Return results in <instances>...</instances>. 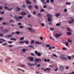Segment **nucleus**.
Listing matches in <instances>:
<instances>
[{
    "mask_svg": "<svg viewBox=\"0 0 74 74\" xmlns=\"http://www.w3.org/2000/svg\"><path fill=\"white\" fill-rule=\"evenodd\" d=\"M41 26L42 27H44V23H41Z\"/></svg>",
    "mask_w": 74,
    "mask_h": 74,
    "instance_id": "nucleus-57",
    "label": "nucleus"
},
{
    "mask_svg": "<svg viewBox=\"0 0 74 74\" xmlns=\"http://www.w3.org/2000/svg\"><path fill=\"white\" fill-rule=\"evenodd\" d=\"M66 5H70L71 3L70 2H67L66 3Z\"/></svg>",
    "mask_w": 74,
    "mask_h": 74,
    "instance_id": "nucleus-25",
    "label": "nucleus"
},
{
    "mask_svg": "<svg viewBox=\"0 0 74 74\" xmlns=\"http://www.w3.org/2000/svg\"><path fill=\"white\" fill-rule=\"evenodd\" d=\"M60 16V14L59 13H57L55 15L56 17H58V16Z\"/></svg>",
    "mask_w": 74,
    "mask_h": 74,
    "instance_id": "nucleus-17",
    "label": "nucleus"
},
{
    "mask_svg": "<svg viewBox=\"0 0 74 74\" xmlns=\"http://www.w3.org/2000/svg\"><path fill=\"white\" fill-rule=\"evenodd\" d=\"M74 19H73V20H70L69 21V23H70V24H71V23H72L73 22H74Z\"/></svg>",
    "mask_w": 74,
    "mask_h": 74,
    "instance_id": "nucleus-12",
    "label": "nucleus"
},
{
    "mask_svg": "<svg viewBox=\"0 0 74 74\" xmlns=\"http://www.w3.org/2000/svg\"><path fill=\"white\" fill-rule=\"evenodd\" d=\"M10 40H15V41H16V39H14L13 38H11Z\"/></svg>",
    "mask_w": 74,
    "mask_h": 74,
    "instance_id": "nucleus-36",
    "label": "nucleus"
},
{
    "mask_svg": "<svg viewBox=\"0 0 74 74\" xmlns=\"http://www.w3.org/2000/svg\"><path fill=\"white\" fill-rule=\"evenodd\" d=\"M7 45V44L6 43H5L2 44L3 46H5V45Z\"/></svg>",
    "mask_w": 74,
    "mask_h": 74,
    "instance_id": "nucleus-30",
    "label": "nucleus"
},
{
    "mask_svg": "<svg viewBox=\"0 0 74 74\" xmlns=\"http://www.w3.org/2000/svg\"><path fill=\"white\" fill-rule=\"evenodd\" d=\"M7 37H13V35H9L7 36Z\"/></svg>",
    "mask_w": 74,
    "mask_h": 74,
    "instance_id": "nucleus-24",
    "label": "nucleus"
},
{
    "mask_svg": "<svg viewBox=\"0 0 74 74\" xmlns=\"http://www.w3.org/2000/svg\"><path fill=\"white\" fill-rule=\"evenodd\" d=\"M53 56H54V57H55L56 58H57V57H58V56H56V55L55 54H53Z\"/></svg>",
    "mask_w": 74,
    "mask_h": 74,
    "instance_id": "nucleus-38",
    "label": "nucleus"
},
{
    "mask_svg": "<svg viewBox=\"0 0 74 74\" xmlns=\"http://www.w3.org/2000/svg\"><path fill=\"white\" fill-rule=\"evenodd\" d=\"M20 67H23V68H25V65L23 64L22 65H20Z\"/></svg>",
    "mask_w": 74,
    "mask_h": 74,
    "instance_id": "nucleus-14",
    "label": "nucleus"
},
{
    "mask_svg": "<svg viewBox=\"0 0 74 74\" xmlns=\"http://www.w3.org/2000/svg\"><path fill=\"white\" fill-rule=\"evenodd\" d=\"M4 8L5 10H8V7H5Z\"/></svg>",
    "mask_w": 74,
    "mask_h": 74,
    "instance_id": "nucleus-51",
    "label": "nucleus"
},
{
    "mask_svg": "<svg viewBox=\"0 0 74 74\" xmlns=\"http://www.w3.org/2000/svg\"><path fill=\"white\" fill-rule=\"evenodd\" d=\"M26 51V50L25 49H22V51L23 52H25Z\"/></svg>",
    "mask_w": 74,
    "mask_h": 74,
    "instance_id": "nucleus-20",
    "label": "nucleus"
},
{
    "mask_svg": "<svg viewBox=\"0 0 74 74\" xmlns=\"http://www.w3.org/2000/svg\"><path fill=\"white\" fill-rule=\"evenodd\" d=\"M23 18V16H19V19H22Z\"/></svg>",
    "mask_w": 74,
    "mask_h": 74,
    "instance_id": "nucleus-28",
    "label": "nucleus"
},
{
    "mask_svg": "<svg viewBox=\"0 0 74 74\" xmlns=\"http://www.w3.org/2000/svg\"><path fill=\"white\" fill-rule=\"evenodd\" d=\"M31 43H34V41L33 40H32L31 41Z\"/></svg>",
    "mask_w": 74,
    "mask_h": 74,
    "instance_id": "nucleus-61",
    "label": "nucleus"
},
{
    "mask_svg": "<svg viewBox=\"0 0 74 74\" xmlns=\"http://www.w3.org/2000/svg\"><path fill=\"white\" fill-rule=\"evenodd\" d=\"M59 58L64 61H66V60H67L68 59L64 55H60L59 57Z\"/></svg>",
    "mask_w": 74,
    "mask_h": 74,
    "instance_id": "nucleus-1",
    "label": "nucleus"
},
{
    "mask_svg": "<svg viewBox=\"0 0 74 74\" xmlns=\"http://www.w3.org/2000/svg\"><path fill=\"white\" fill-rule=\"evenodd\" d=\"M62 35V34L60 33V34H56L55 35V37H56V38H58L59 37Z\"/></svg>",
    "mask_w": 74,
    "mask_h": 74,
    "instance_id": "nucleus-5",
    "label": "nucleus"
},
{
    "mask_svg": "<svg viewBox=\"0 0 74 74\" xmlns=\"http://www.w3.org/2000/svg\"><path fill=\"white\" fill-rule=\"evenodd\" d=\"M24 39V38L23 37H21L20 38V40H23Z\"/></svg>",
    "mask_w": 74,
    "mask_h": 74,
    "instance_id": "nucleus-54",
    "label": "nucleus"
},
{
    "mask_svg": "<svg viewBox=\"0 0 74 74\" xmlns=\"http://www.w3.org/2000/svg\"><path fill=\"white\" fill-rule=\"evenodd\" d=\"M46 2L47 3H49V0H47Z\"/></svg>",
    "mask_w": 74,
    "mask_h": 74,
    "instance_id": "nucleus-60",
    "label": "nucleus"
},
{
    "mask_svg": "<svg viewBox=\"0 0 74 74\" xmlns=\"http://www.w3.org/2000/svg\"><path fill=\"white\" fill-rule=\"evenodd\" d=\"M49 24L50 25H52V22H49Z\"/></svg>",
    "mask_w": 74,
    "mask_h": 74,
    "instance_id": "nucleus-62",
    "label": "nucleus"
},
{
    "mask_svg": "<svg viewBox=\"0 0 74 74\" xmlns=\"http://www.w3.org/2000/svg\"><path fill=\"white\" fill-rule=\"evenodd\" d=\"M28 29L29 30H32V28H28Z\"/></svg>",
    "mask_w": 74,
    "mask_h": 74,
    "instance_id": "nucleus-49",
    "label": "nucleus"
},
{
    "mask_svg": "<svg viewBox=\"0 0 74 74\" xmlns=\"http://www.w3.org/2000/svg\"><path fill=\"white\" fill-rule=\"evenodd\" d=\"M66 34L68 36H71L72 33L70 32H67L66 33Z\"/></svg>",
    "mask_w": 74,
    "mask_h": 74,
    "instance_id": "nucleus-13",
    "label": "nucleus"
},
{
    "mask_svg": "<svg viewBox=\"0 0 74 74\" xmlns=\"http://www.w3.org/2000/svg\"><path fill=\"white\" fill-rule=\"evenodd\" d=\"M12 8H8V10H9V11H11V10H12Z\"/></svg>",
    "mask_w": 74,
    "mask_h": 74,
    "instance_id": "nucleus-63",
    "label": "nucleus"
},
{
    "mask_svg": "<svg viewBox=\"0 0 74 74\" xmlns=\"http://www.w3.org/2000/svg\"><path fill=\"white\" fill-rule=\"evenodd\" d=\"M50 2L51 3H53V2L54 1V0H50Z\"/></svg>",
    "mask_w": 74,
    "mask_h": 74,
    "instance_id": "nucleus-50",
    "label": "nucleus"
},
{
    "mask_svg": "<svg viewBox=\"0 0 74 74\" xmlns=\"http://www.w3.org/2000/svg\"><path fill=\"white\" fill-rule=\"evenodd\" d=\"M0 40H1V41H4V42H5V40L3 39H0Z\"/></svg>",
    "mask_w": 74,
    "mask_h": 74,
    "instance_id": "nucleus-43",
    "label": "nucleus"
},
{
    "mask_svg": "<svg viewBox=\"0 0 74 74\" xmlns=\"http://www.w3.org/2000/svg\"><path fill=\"white\" fill-rule=\"evenodd\" d=\"M34 8L35 9H38V6L35 5L34 6Z\"/></svg>",
    "mask_w": 74,
    "mask_h": 74,
    "instance_id": "nucleus-29",
    "label": "nucleus"
},
{
    "mask_svg": "<svg viewBox=\"0 0 74 74\" xmlns=\"http://www.w3.org/2000/svg\"><path fill=\"white\" fill-rule=\"evenodd\" d=\"M21 15H26V13L24 12H21Z\"/></svg>",
    "mask_w": 74,
    "mask_h": 74,
    "instance_id": "nucleus-11",
    "label": "nucleus"
},
{
    "mask_svg": "<svg viewBox=\"0 0 74 74\" xmlns=\"http://www.w3.org/2000/svg\"><path fill=\"white\" fill-rule=\"evenodd\" d=\"M19 43H21V44H23V43H26L27 44H29V41H20L19 42Z\"/></svg>",
    "mask_w": 74,
    "mask_h": 74,
    "instance_id": "nucleus-7",
    "label": "nucleus"
},
{
    "mask_svg": "<svg viewBox=\"0 0 74 74\" xmlns=\"http://www.w3.org/2000/svg\"><path fill=\"white\" fill-rule=\"evenodd\" d=\"M64 11L65 12H66L67 11V9L65 8L64 9Z\"/></svg>",
    "mask_w": 74,
    "mask_h": 74,
    "instance_id": "nucleus-33",
    "label": "nucleus"
},
{
    "mask_svg": "<svg viewBox=\"0 0 74 74\" xmlns=\"http://www.w3.org/2000/svg\"><path fill=\"white\" fill-rule=\"evenodd\" d=\"M46 70H47V71H49L50 70H51V68H46Z\"/></svg>",
    "mask_w": 74,
    "mask_h": 74,
    "instance_id": "nucleus-31",
    "label": "nucleus"
},
{
    "mask_svg": "<svg viewBox=\"0 0 74 74\" xmlns=\"http://www.w3.org/2000/svg\"><path fill=\"white\" fill-rule=\"evenodd\" d=\"M50 45H46V47H49L50 46Z\"/></svg>",
    "mask_w": 74,
    "mask_h": 74,
    "instance_id": "nucleus-45",
    "label": "nucleus"
},
{
    "mask_svg": "<svg viewBox=\"0 0 74 74\" xmlns=\"http://www.w3.org/2000/svg\"><path fill=\"white\" fill-rule=\"evenodd\" d=\"M15 34H16L19 35L20 34V32L19 31H18L15 32Z\"/></svg>",
    "mask_w": 74,
    "mask_h": 74,
    "instance_id": "nucleus-22",
    "label": "nucleus"
},
{
    "mask_svg": "<svg viewBox=\"0 0 74 74\" xmlns=\"http://www.w3.org/2000/svg\"><path fill=\"white\" fill-rule=\"evenodd\" d=\"M35 42L36 44H42V42H40L38 41H36Z\"/></svg>",
    "mask_w": 74,
    "mask_h": 74,
    "instance_id": "nucleus-10",
    "label": "nucleus"
},
{
    "mask_svg": "<svg viewBox=\"0 0 74 74\" xmlns=\"http://www.w3.org/2000/svg\"><path fill=\"white\" fill-rule=\"evenodd\" d=\"M58 67L56 68V69H55L54 70L55 71H58Z\"/></svg>",
    "mask_w": 74,
    "mask_h": 74,
    "instance_id": "nucleus-53",
    "label": "nucleus"
},
{
    "mask_svg": "<svg viewBox=\"0 0 74 74\" xmlns=\"http://www.w3.org/2000/svg\"><path fill=\"white\" fill-rule=\"evenodd\" d=\"M68 41L69 42H71V40H70V39H68Z\"/></svg>",
    "mask_w": 74,
    "mask_h": 74,
    "instance_id": "nucleus-58",
    "label": "nucleus"
},
{
    "mask_svg": "<svg viewBox=\"0 0 74 74\" xmlns=\"http://www.w3.org/2000/svg\"><path fill=\"white\" fill-rule=\"evenodd\" d=\"M60 71H64V68L62 66H60Z\"/></svg>",
    "mask_w": 74,
    "mask_h": 74,
    "instance_id": "nucleus-8",
    "label": "nucleus"
},
{
    "mask_svg": "<svg viewBox=\"0 0 74 74\" xmlns=\"http://www.w3.org/2000/svg\"><path fill=\"white\" fill-rule=\"evenodd\" d=\"M10 23H11V22H15V20H10Z\"/></svg>",
    "mask_w": 74,
    "mask_h": 74,
    "instance_id": "nucleus-19",
    "label": "nucleus"
},
{
    "mask_svg": "<svg viewBox=\"0 0 74 74\" xmlns=\"http://www.w3.org/2000/svg\"><path fill=\"white\" fill-rule=\"evenodd\" d=\"M29 47L30 48H34V46H32V45H29Z\"/></svg>",
    "mask_w": 74,
    "mask_h": 74,
    "instance_id": "nucleus-39",
    "label": "nucleus"
},
{
    "mask_svg": "<svg viewBox=\"0 0 74 74\" xmlns=\"http://www.w3.org/2000/svg\"><path fill=\"white\" fill-rule=\"evenodd\" d=\"M35 62L36 63H38V62H41V60L40 58H36L35 59Z\"/></svg>",
    "mask_w": 74,
    "mask_h": 74,
    "instance_id": "nucleus-6",
    "label": "nucleus"
},
{
    "mask_svg": "<svg viewBox=\"0 0 74 74\" xmlns=\"http://www.w3.org/2000/svg\"><path fill=\"white\" fill-rule=\"evenodd\" d=\"M26 3H27V4H30L31 3V2H30L28 0L26 1Z\"/></svg>",
    "mask_w": 74,
    "mask_h": 74,
    "instance_id": "nucleus-18",
    "label": "nucleus"
},
{
    "mask_svg": "<svg viewBox=\"0 0 74 74\" xmlns=\"http://www.w3.org/2000/svg\"><path fill=\"white\" fill-rule=\"evenodd\" d=\"M40 12H44V10L42 9H41L40 10Z\"/></svg>",
    "mask_w": 74,
    "mask_h": 74,
    "instance_id": "nucleus-26",
    "label": "nucleus"
},
{
    "mask_svg": "<svg viewBox=\"0 0 74 74\" xmlns=\"http://www.w3.org/2000/svg\"><path fill=\"white\" fill-rule=\"evenodd\" d=\"M14 18L16 19V21H19V18L17 17H14Z\"/></svg>",
    "mask_w": 74,
    "mask_h": 74,
    "instance_id": "nucleus-15",
    "label": "nucleus"
},
{
    "mask_svg": "<svg viewBox=\"0 0 74 74\" xmlns=\"http://www.w3.org/2000/svg\"><path fill=\"white\" fill-rule=\"evenodd\" d=\"M50 39H51V40H55V39L53 38H52V37L51 36L50 38Z\"/></svg>",
    "mask_w": 74,
    "mask_h": 74,
    "instance_id": "nucleus-40",
    "label": "nucleus"
},
{
    "mask_svg": "<svg viewBox=\"0 0 74 74\" xmlns=\"http://www.w3.org/2000/svg\"><path fill=\"white\" fill-rule=\"evenodd\" d=\"M28 7L29 8H32L33 7V6L31 5H29L28 6Z\"/></svg>",
    "mask_w": 74,
    "mask_h": 74,
    "instance_id": "nucleus-35",
    "label": "nucleus"
},
{
    "mask_svg": "<svg viewBox=\"0 0 74 74\" xmlns=\"http://www.w3.org/2000/svg\"><path fill=\"white\" fill-rule=\"evenodd\" d=\"M30 55H32V56H36V55H35V54H34L33 53H31Z\"/></svg>",
    "mask_w": 74,
    "mask_h": 74,
    "instance_id": "nucleus-27",
    "label": "nucleus"
},
{
    "mask_svg": "<svg viewBox=\"0 0 74 74\" xmlns=\"http://www.w3.org/2000/svg\"><path fill=\"white\" fill-rule=\"evenodd\" d=\"M41 69L42 70H44V71H47V70H46V69H43L42 68Z\"/></svg>",
    "mask_w": 74,
    "mask_h": 74,
    "instance_id": "nucleus-46",
    "label": "nucleus"
},
{
    "mask_svg": "<svg viewBox=\"0 0 74 74\" xmlns=\"http://www.w3.org/2000/svg\"><path fill=\"white\" fill-rule=\"evenodd\" d=\"M47 16L48 18V21H51V18H50L51 17V14H47Z\"/></svg>",
    "mask_w": 74,
    "mask_h": 74,
    "instance_id": "nucleus-3",
    "label": "nucleus"
},
{
    "mask_svg": "<svg viewBox=\"0 0 74 74\" xmlns=\"http://www.w3.org/2000/svg\"><path fill=\"white\" fill-rule=\"evenodd\" d=\"M30 32H33V33H35V30H32V31H30Z\"/></svg>",
    "mask_w": 74,
    "mask_h": 74,
    "instance_id": "nucleus-47",
    "label": "nucleus"
},
{
    "mask_svg": "<svg viewBox=\"0 0 74 74\" xmlns=\"http://www.w3.org/2000/svg\"><path fill=\"white\" fill-rule=\"evenodd\" d=\"M19 27L21 29H23V28H24V27L23 26H20Z\"/></svg>",
    "mask_w": 74,
    "mask_h": 74,
    "instance_id": "nucleus-42",
    "label": "nucleus"
},
{
    "mask_svg": "<svg viewBox=\"0 0 74 74\" xmlns=\"http://www.w3.org/2000/svg\"><path fill=\"white\" fill-rule=\"evenodd\" d=\"M67 31H69V32H72V31L69 28H67Z\"/></svg>",
    "mask_w": 74,
    "mask_h": 74,
    "instance_id": "nucleus-23",
    "label": "nucleus"
},
{
    "mask_svg": "<svg viewBox=\"0 0 74 74\" xmlns=\"http://www.w3.org/2000/svg\"><path fill=\"white\" fill-rule=\"evenodd\" d=\"M40 38L41 40H42V39H43V38H42V37H40Z\"/></svg>",
    "mask_w": 74,
    "mask_h": 74,
    "instance_id": "nucleus-64",
    "label": "nucleus"
},
{
    "mask_svg": "<svg viewBox=\"0 0 74 74\" xmlns=\"http://www.w3.org/2000/svg\"><path fill=\"white\" fill-rule=\"evenodd\" d=\"M41 1L42 2V3H44V4H46V3L45 2V1H44V0H41Z\"/></svg>",
    "mask_w": 74,
    "mask_h": 74,
    "instance_id": "nucleus-34",
    "label": "nucleus"
},
{
    "mask_svg": "<svg viewBox=\"0 0 74 74\" xmlns=\"http://www.w3.org/2000/svg\"><path fill=\"white\" fill-rule=\"evenodd\" d=\"M62 50H66V49H67L65 47H64L62 48Z\"/></svg>",
    "mask_w": 74,
    "mask_h": 74,
    "instance_id": "nucleus-41",
    "label": "nucleus"
},
{
    "mask_svg": "<svg viewBox=\"0 0 74 74\" xmlns=\"http://www.w3.org/2000/svg\"><path fill=\"white\" fill-rule=\"evenodd\" d=\"M8 31V30L7 29H4L3 30V32L4 33H7Z\"/></svg>",
    "mask_w": 74,
    "mask_h": 74,
    "instance_id": "nucleus-9",
    "label": "nucleus"
},
{
    "mask_svg": "<svg viewBox=\"0 0 74 74\" xmlns=\"http://www.w3.org/2000/svg\"><path fill=\"white\" fill-rule=\"evenodd\" d=\"M60 23H57L56 24V26H60Z\"/></svg>",
    "mask_w": 74,
    "mask_h": 74,
    "instance_id": "nucleus-37",
    "label": "nucleus"
},
{
    "mask_svg": "<svg viewBox=\"0 0 74 74\" xmlns=\"http://www.w3.org/2000/svg\"><path fill=\"white\" fill-rule=\"evenodd\" d=\"M37 67H40V66H41V65L38 64V65H37Z\"/></svg>",
    "mask_w": 74,
    "mask_h": 74,
    "instance_id": "nucleus-59",
    "label": "nucleus"
},
{
    "mask_svg": "<svg viewBox=\"0 0 74 74\" xmlns=\"http://www.w3.org/2000/svg\"><path fill=\"white\" fill-rule=\"evenodd\" d=\"M35 53L36 55H37L38 56H41V54L39 52H38L37 51H35Z\"/></svg>",
    "mask_w": 74,
    "mask_h": 74,
    "instance_id": "nucleus-2",
    "label": "nucleus"
},
{
    "mask_svg": "<svg viewBox=\"0 0 74 74\" xmlns=\"http://www.w3.org/2000/svg\"><path fill=\"white\" fill-rule=\"evenodd\" d=\"M38 16H41V14H40V13H38Z\"/></svg>",
    "mask_w": 74,
    "mask_h": 74,
    "instance_id": "nucleus-52",
    "label": "nucleus"
},
{
    "mask_svg": "<svg viewBox=\"0 0 74 74\" xmlns=\"http://www.w3.org/2000/svg\"><path fill=\"white\" fill-rule=\"evenodd\" d=\"M28 59L29 60H30L31 62H32L34 60V58H33V57H32L30 56L28 57Z\"/></svg>",
    "mask_w": 74,
    "mask_h": 74,
    "instance_id": "nucleus-4",
    "label": "nucleus"
},
{
    "mask_svg": "<svg viewBox=\"0 0 74 74\" xmlns=\"http://www.w3.org/2000/svg\"><path fill=\"white\" fill-rule=\"evenodd\" d=\"M16 9H17V10H18V11H21V9L18 7H17Z\"/></svg>",
    "mask_w": 74,
    "mask_h": 74,
    "instance_id": "nucleus-21",
    "label": "nucleus"
},
{
    "mask_svg": "<svg viewBox=\"0 0 74 74\" xmlns=\"http://www.w3.org/2000/svg\"><path fill=\"white\" fill-rule=\"evenodd\" d=\"M41 44H42V46H43V47L45 46V44H44V43H42V42Z\"/></svg>",
    "mask_w": 74,
    "mask_h": 74,
    "instance_id": "nucleus-56",
    "label": "nucleus"
},
{
    "mask_svg": "<svg viewBox=\"0 0 74 74\" xmlns=\"http://www.w3.org/2000/svg\"><path fill=\"white\" fill-rule=\"evenodd\" d=\"M8 47H10V48H12V45H9L8 46Z\"/></svg>",
    "mask_w": 74,
    "mask_h": 74,
    "instance_id": "nucleus-48",
    "label": "nucleus"
},
{
    "mask_svg": "<svg viewBox=\"0 0 74 74\" xmlns=\"http://www.w3.org/2000/svg\"><path fill=\"white\" fill-rule=\"evenodd\" d=\"M65 45L66 46H68L69 45V43L67 42H66Z\"/></svg>",
    "mask_w": 74,
    "mask_h": 74,
    "instance_id": "nucleus-32",
    "label": "nucleus"
},
{
    "mask_svg": "<svg viewBox=\"0 0 74 74\" xmlns=\"http://www.w3.org/2000/svg\"><path fill=\"white\" fill-rule=\"evenodd\" d=\"M68 58L69 59H70V60L71 59V57H70V56H68Z\"/></svg>",
    "mask_w": 74,
    "mask_h": 74,
    "instance_id": "nucleus-44",
    "label": "nucleus"
},
{
    "mask_svg": "<svg viewBox=\"0 0 74 74\" xmlns=\"http://www.w3.org/2000/svg\"><path fill=\"white\" fill-rule=\"evenodd\" d=\"M17 69L19 71H20L21 70V71H22L23 72H25V71L24 70L21 69L19 68H17Z\"/></svg>",
    "mask_w": 74,
    "mask_h": 74,
    "instance_id": "nucleus-16",
    "label": "nucleus"
},
{
    "mask_svg": "<svg viewBox=\"0 0 74 74\" xmlns=\"http://www.w3.org/2000/svg\"><path fill=\"white\" fill-rule=\"evenodd\" d=\"M8 42L9 43V44H12V41H8Z\"/></svg>",
    "mask_w": 74,
    "mask_h": 74,
    "instance_id": "nucleus-55",
    "label": "nucleus"
}]
</instances>
